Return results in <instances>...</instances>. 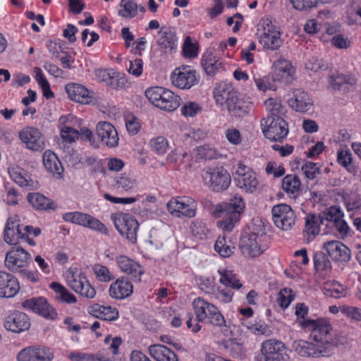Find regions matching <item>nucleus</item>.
<instances>
[{
  "label": "nucleus",
  "instance_id": "bb28decb",
  "mask_svg": "<svg viewBox=\"0 0 361 361\" xmlns=\"http://www.w3.org/2000/svg\"><path fill=\"white\" fill-rule=\"evenodd\" d=\"M23 307L44 317L55 319L57 313L43 297L32 298L25 300Z\"/></svg>",
  "mask_w": 361,
  "mask_h": 361
},
{
  "label": "nucleus",
  "instance_id": "603ef678",
  "mask_svg": "<svg viewBox=\"0 0 361 361\" xmlns=\"http://www.w3.org/2000/svg\"><path fill=\"white\" fill-rule=\"evenodd\" d=\"M27 198L31 206L36 209L47 210L51 208L50 200L40 193H29Z\"/></svg>",
  "mask_w": 361,
  "mask_h": 361
},
{
  "label": "nucleus",
  "instance_id": "6e6552de",
  "mask_svg": "<svg viewBox=\"0 0 361 361\" xmlns=\"http://www.w3.org/2000/svg\"><path fill=\"white\" fill-rule=\"evenodd\" d=\"M67 286L75 293L87 298L92 299L96 295V290L91 285L85 274L76 268H69L65 274Z\"/></svg>",
  "mask_w": 361,
  "mask_h": 361
},
{
  "label": "nucleus",
  "instance_id": "39448f33",
  "mask_svg": "<svg viewBox=\"0 0 361 361\" xmlns=\"http://www.w3.org/2000/svg\"><path fill=\"white\" fill-rule=\"evenodd\" d=\"M245 209V203L243 198L238 195L231 197L228 202L218 204L216 207V213H222L224 219L218 221L217 224L224 231H231L241 218Z\"/></svg>",
  "mask_w": 361,
  "mask_h": 361
},
{
  "label": "nucleus",
  "instance_id": "c85d7f7f",
  "mask_svg": "<svg viewBox=\"0 0 361 361\" xmlns=\"http://www.w3.org/2000/svg\"><path fill=\"white\" fill-rule=\"evenodd\" d=\"M115 261L122 273L129 275L135 281H141V276L145 273V270L138 262L121 255L116 256Z\"/></svg>",
  "mask_w": 361,
  "mask_h": 361
},
{
  "label": "nucleus",
  "instance_id": "ddd939ff",
  "mask_svg": "<svg viewBox=\"0 0 361 361\" xmlns=\"http://www.w3.org/2000/svg\"><path fill=\"white\" fill-rule=\"evenodd\" d=\"M62 219L64 221L87 228L103 235H108L109 233V229L101 221L87 213L66 212L62 215Z\"/></svg>",
  "mask_w": 361,
  "mask_h": 361
},
{
  "label": "nucleus",
  "instance_id": "a18cd8bd",
  "mask_svg": "<svg viewBox=\"0 0 361 361\" xmlns=\"http://www.w3.org/2000/svg\"><path fill=\"white\" fill-rule=\"evenodd\" d=\"M337 161L346 171L355 176L357 175V166L353 163V159L348 149H340L337 152Z\"/></svg>",
  "mask_w": 361,
  "mask_h": 361
},
{
  "label": "nucleus",
  "instance_id": "9d476101",
  "mask_svg": "<svg viewBox=\"0 0 361 361\" xmlns=\"http://www.w3.org/2000/svg\"><path fill=\"white\" fill-rule=\"evenodd\" d=\"M111 220L121 236L125 237L132 244L137 242L139 224L133 215L123 212H116L111 215Z\"/></svg>",
  "mask_w": 361,
  "mask_h": 361
},
{
  "label": "nucleus",
  "instance_id": "49530a36",
  "mask_svg": "<svg viewBox=\"0 0 361 361\" xmlns=\"http://www.w3.org/2000/svg\"><path fill=\"white\" fill-rule=\"evenodd\" d=\"M49 288L54 292L55 298L57 300L67 304H75L77 302V298L60 283L51 282Z\"/></svg>",
  "mask_w": 361,
  "mask_h": 361
},
{
  "label": "nucleus",
  "instance_id": "473e14b6",
  "mask_svg": "<svg viewBox=\"0 0 361 361\" xmlns=\"http://www.w3.org/2000/svg\"><path fill=\"white\" fill-rule=\"evenodd\" d=\"M331 86L334 90L343 92H353L356 88L357 78L351 74H333L329 80Z\"/></svg>",
  "mask_w": 361,
  "mask_h": 361
},
{
  "label": "nucleus",
  "instance_id": "f03ea898",
  "mask_svg": "<svg viewBox=\"0 0 361 361\" xmlns=\"http://www.w3.org/2000/svg\"><path fill=\"white\" fill-rule=\"evenodd\" d=\"M213 97L217 106H226L233 116L243 117L248 113L247 103L239 98L238 91L230 82L217 83L213 90Z\"/></svg>",
  "mask_w": 361,
  "mask_h": 361
},
{
  "label": "nucleus",
  "instance_id": "79ce46f5",
  "mask_svg": "<svg viewBox=\"0 0 361 361\" xmlns=\"http://www.w3.org/2000/svg\"><path fill=\"white\" fill-rule=\"evenodd\" d=\"M322 290L326 296L334 298H345L350 295V289L338 281L331 280L326 281Z\"/></svg>",
  "mask_w": 361,
  "mask_h": 361
},
{
  "label": "nucleus",
  "instance_id": "864d4df0",
  "mask_svg": "<svg viewBox=\"0 0 361 361\" xmlns=\"http://www.w3.org/2000/svg\"><path fill=\"white\" fill-rule=\"evenodd\" d=\"M33 72L35 73V78L42 90L44 97L47 99L53 98L54 93L51 91L50 85L44 77L42 70L38 67H35Z\"/></svg>",
  "mask_w": 361,
  "mask_h": 361
},
{
  "label": "nucleus",
  "instance_id": "338daca9",
  "mask_svg": "<svg viewBox=\"0 0 361 361\" xmlns=\"http://www.w3.org/2000/svg\"><path fill=\"white\" fill-rule=\"evenodd\" d=\"M201 111L200 105L195 102H186L180 108V113L185 117H194Z\"/></svg>",
  "mask_w": 361,
  "mask_h": 361
},
{
  "label": "nucleus",
  "instance_id": "7ed1b4c3",
  "mask_svg": "<svg viewBox=\"0 0 361 361\" xmlns=\"http://www.w3.org/2000/svg\"><path fill=\"white\" fill-rule=\"evenodd\" d=\"M192 307L199 322L209 323L219 328L224 336L229 335L230 330L224 317L216 305L202 298H197L193 300Z\"/></svg>",
  "mask_w": 361,
  "mask_h": 361
},
{
  "label": "nucleus",
  "instance_id": "72a5a7b5",
  "mask_svg": "<svg viewBox=\"0 0 361 361\" xmlns=\"http://www.w3.org/2000/svg\"><path fill=\"white\" fill-rule=\"evenodd\" d=\"M133 292L132 283L124 277H119L113 282L109 288L111 298L117 300H123L128 298Z\"/></svg>",
  "mask_w": 361,
  "mask_h": 361
},
{
  "label": "nucleus",
  "instance_id": "a19ab883",
  "mask_svg": "<svg viewBox=\"0 0 361 361\" xmlns=\"http://www.w3.org/2000/svg\"><path fill=\"white\" fill-rule=\"evenodd\" d=\"M202 66L207 75H214L223 68V62L212 51L208 50L202 55Z\"/></svg>",
  "mask_w": 361,
  "mask_h": 361
},
{
  "label": "nucleus",
  "instance_id": "774afa93",
  "mask_svg": "<svg viewBox=\"0 0 361 361\" xmlns=\"http://www.w3.org/2000/svg\"><path fill=\"white\" fill-rule=\"evenodd\" d=\"M342 314L348 319L361 322V308L356 306L343 305Z\"/></svg>",
  "mask_w": 361,
  "mask_h": 361
},
{
  "label": "nucleus",
  "instance_id": "0e129e2a",
  "mask_svg": "<svg viewBox=\"0 0 361 361\" xmlns=\"http://www.w3.org/2000/svg\"><path fill=\"white\" fill-rule=\"evenodd\" d=\"M247 328L252 334L257 336L264 335L269 336L272 334L271 327L262 321L256 322L255 324L248 326Z\"/></svg>",
  "mask_w": 361,
  "mask_h": 361
},
{
  "label": "nucleus",
  "instance_id": "20e7f679",
  "mask_svg": "<svg viewBox=\"0 0 361 361\" xmlns=\"http://www.w3.org/2000/svg\"><path fill=\"white\" fill-rule=\"evenodd\" d=\"M256 36L259 44L269 51L279 50L283 43L280 27L268 17H264L259 21Z\"/></svg>",
  "mask_w": 361,
  "mask_h": 361
},
{
  "label": "nucleus",
  "instance_id": "052dcab7",
  "mask_svg": "<svg viewBox=\"0 0 361 361\" xmlns=\"http://www.w3.org/2000/svg\"><path fill=\"white\" fill-rule=\"evenodd\" d=\"M197 156L201 159H212L217 157V152L211 144H206L196 149Z\"/></svg>",
  "mask_w": 361,
  "mask_h": 361
},
{
  "label": "nucleus",
  "instance_id": "13d9d810",
  "mask_svg": "<svg viewBox=\"0 0 361 361\" xmlns=\"http://www.w3.org/2000/svg\"><path fill=\"white\" fill-rule=\"evenodd\" d=\"M196 283L202 291L207 294H212L216 289L215 279L212 276H198Z\"/></svg>",
  "mask_w": 361,
  "mask_h": 361
},
{
  "label": "nucleus",
  "instance_id": "ea45409f",
  "mask_svg": "<svg viewBox=\"0 0 361 361\" xmlns=\"http://www.w3.org/2000/svg\"><path fill=\"white\" fill-rule=\"evenodd\" d=\"M148 351L150 356L156 361H178L176 354L161 344L149 345Z\"/></svg>",
  "mask_w": 361,
  "mask_h": 361
},
{
  "label": "nucleus",
  "instance_id": "09e8293b",
  "mask_svg": "<svg viewBox=\"0 0 361 361\" xmlns=\"http://www.w3.org/2000/svg\"><path fill=\"white\" fill-rule=\"evenodd\" d=\"M214 250L223 257H230L235 250L234 243L225 236L219 237L214 245Z\"/></svg>",
  "mask_w": 361,
  "mask_h": 361
},
{
  "label": "nucleus",
  "instance_id": "4d7b16f0",
  "mask_svg": "<svg viewBox=\"0 0 361 361\" xmlns=\"http://www.w3.org/2000/svg\"><path fill=\"white\" fill-rule=\"evenodd\" d=\"M92 271L95 278L100 282H109L114 278L113 273L109 269L102 264H94Z\"/></svg>",
  "mask_w": 361,
  "mask_h": 361
},
{
  "label": "nucleus",
  "instance_id": "bf43d9fd",
  "mask_svg": "<svg viewBox=\"0 0 361 361\" xmlns=\"http://www.w3.org/2000/svg\"><path fill=\"white\" fill-rule=\"evenodd\" d=\"M150 147L153 152L159 155L164 154L169 149L167 140L162 136H158L151 139Z\"/></svg>",
  "mask_w": 361,
  "mask_h": 361
},
{
  "label": "nucleus",
  "instance_id": "5701e85b",
  "mask_svg": "<svg viewBox=\"0 0 361 361\" xmlns=\"http://www.w3.org/2000/svg\"><path fill=\"white\" fill-rule=\"evenodd\" d=\"M52 351L44 346H29L22 349L16 355L18 361H51Z\"/></svg>",
  "mask_w": 361,
  "mask_h": 361
},
{
  "label": "nucleus",
  "instance_id": "e2e57ef3",
  "mask_svg": "<svg viewBox=\"0 0 361 361\" xmlns=\"http://www.w3.org/2000/svg\"><path fill=\"white\" fill-rule=\"evenodd\" d=\"M252 79L258 90L266 92L269 90H273L274 85L270 82L268 76H260L257 73L251 71Z\"/></svg>",
  "mask_w": 361,
  "mask_h": 361
},
{
  "label": "nucleus",
  "instance_id": "1a4fd4ad",
  "mask_svg": "<svg viewBox=\"0 0 361 361\" xmlns=\"http://www.w3.org/2000/svg\"><path fill=\"white\" fill-rule=\"evenodd\" d=\"M202 178L204 185L214 192L226 190L231 182L229 173L223 166L205 169L202 172Z\"/></svg>",
  "mask_w": 361,
  "mask_h": 361
},
{
  "label": "nucleus",
  "instance_id": "412c9836",
  "mask_svg": "<svg viewBox=\"0 0 361 361\" xmlns=\"http://www.w3.org/2000/svg\"><path fill=\"white\" fill-rule=\"evenodd\" d=\"M4 326L8 331L20 334L29 329L30 321L27 315L22 312H11L4 319Z\"/></svg>",
  "mask_w": 361,
  "mask_h": 361
},
{
  "label": "nucleus",
  "instance_id": "393cba45",
  "mask_svg": "<svg viewBox=\"0 0 361 361\" xmlns=\"http://www.w3.org/2000/svg\"><path fill=\"white\" fill-rule=\"evenodd\" d=\"M65 90L68 97L75 102L90 104L93 102L94 92L82 84L68 83L65 86Z\"/></svg>",
  "mask_w": 361,
  "mask_h": 361
},
{
  "label": "nucleus",
  "instance_id": "c9c22d12",
  "mask_svg": "<svg viewBox=\"0 0 361 361\" xmlns=\"http://www.w3.org/2000/svg\"><path fill=\"white\" fill-rule=\"evenodd\" d=\"M157 44L160 51L164 54H172L178 46L175 34L166 27H161L158 32Z\"/></svg>",
  "mask_w": 361,
  "mask_h": 361
},
{
  "label": "nucleus",
  "instance_id": "37998d69",
  "mask_svg": "<svg viewBox=\"0 0 361 361\" xmlns=\"http://www.w3.org/2000/svg\"><path fill=\"white\" fill-rule=\"evenodd\" d=\"M43 164L45 169L53 175L60 178L63 172V166L57 156L51 150H46L42 155Z\"/></svg>",
  "mask_w": 361,
  "mask_h": 361
},
{
  "label": "nucleus",
  "instance_id": "7c9ffc66",
  "mask_svg": "<svg viewBox=\"0 0 361 361\" xmlns=\"http://www.w3.org/2000/svg\"><path fill=\"white\" fill-rule=\"evenodd\" d=\"M20 218L18 215L8 217L4 231V240L8 245H17L23 235L20 228Z\"/></svg>",
  "mask_w": 361,
  "mask_h": 361
},
{
  "label": "nucleus",
  "instance_id": "f3484780",
  "mask_svg": "<svg viewBox=\"0 0 361 361\" xmlns=\"http://www.w3.org/2000/svg\"><path fill=\"white\" fill-rule=\"evenodd\" d=\"M82 125V120L73 114L61 116L59 119L58 128L60 135L63 142L71 143L79 138V130L76 127Z\"/></svg>",
  "mask_w": 361,
  "mask_h": 361
},
{
  "label": "nucleus",
  "instance_id": "f257e3e1",
  "mask_svg": "<svg viewBox=\"0 0 361 361\" xmlns=\"http://www.w3.org/2000/svg\"><path fill=\"white\" fill-rule=\"evenodd\" d=\"M309 331L312 342L300 339L293 343V350L300 357L319 358L329 356L331 348L339 343L338 335L332 325Z\"/></svg>",
  "mask_w": 361,
  "mask_h": 361
},
{
  "label": "nucleus",
  "instance_id": "4c0bfd02",
  "mask_svg": "<svg viewBox=\"0 0 361 361\" xmlns=\"http://www.w3.org/2000/svg\"><path fill=\"white\" fill-rule=\"evenodd\" d=\"M115 187L121 192L131 194L138 190V183L133 175L123 173L115 178Z\"/></svg>",
  "mask_w": 361,
  "mask_h": 361
},
{
  "label": "nucleus",
  "instance_id": "cd10ccee",
  "mask_svg": "<svg viewBox=\"0 0 361 361\" xmlns=\"http://www.w3.org/2000/svg\"><path fill=\"white\" fill-rule=\"evenodd\" d=\"M287 102L293 110L299 113H306L310 111L313 106V100L310 95L300 89L293 91Z\"/></svg>",
  "mask_w": 361,
  "mask_h": 361
},
{
  "label": "nucleus",
  "instance_id": "423d86ee",
  "mask_svg": "<svg viewBox=\"0 0 361 361\" xmlns=\"http://www.w3.org/2000/svg\"><path fill=\"white\" fill-rule=\"evenodd\" d=\"M145 96L157 108L166 111H173L180 104L181 98L171 90L160 86L148 87Z\"/></svg>",
  "mask_w": 361,
  "mask_h": 361
},
{
  "label": "nucleus",
  "instance_id": "9b49d317",
  "mask_svg": "<svg viewBox=\"0 0 361 361\" xmlns=\"http://www.w3.org/2000/svg\"><path fill=\"white\" fill-rule=\"evenodd\" d=\"M287 356L286 345L276 339H267L260 344L255 361H285Z\"/></svg>",
  "mask_w": 361,
  "mask_h": 361
},
{
  "label": "nucleus",
  "instance_id": "e433bc0d",
  "mask_svg": "<svg viewBox=\"0 0 361 361\" xmlns=\"http://www.w3.org/2000/svg\"><path fill=\"white\" fill-rule=\"evenodd\" d=\"M305 221L304 238L307 243H310L320 233L322 221L319 216L312 214L307 215Z\"/></svg>",
  "mask_w": 361,
  "mask_h": 361
},
{
  "label": "nucleus",
  "instance_id": "de8ad7c7",
  "mask_svg": "<svg viewBox=\"0 0 361 361\" xmlns=\"http://www.w3.org/2000/svg\"><path fill=\"white\" fill-rule=\"evenodd\" d=\"M95 76L98 81L104 82L106 85L112 88L119 87V80H123V78L118 79V75L113 69H99L95 71Z\"/></svg>",
  "mask_w": 361,
  "mask_h": 361
},
{
  "label": "nucleus",
  "instance_id": "4468645a",
  "mask_svg": "<svg viewBox=\"0 0 361 361\" xmlns=\"http://www.w3.org/2000/svg\"><path fill=\"white\" fill-rule=\"evenodd\" d=\"M233 174L235 183L238 188L248 193L257 190L259 181L255 173L249 166L238 162L233 166Z\"/></svg>",
  "mask_w": 361,
  "mask_h": 361
},
{
  "label": "nucleus",
  "instance_id": "a211bd4d",
  "mask_svg": "<svg viewBox=\"0 0 361 361\" xmlns=\"http://www.w3.org/2000/svg\"><path fill=\"white\" fill-rule=\"evenodd\" d=\"M309 309L304 303H298L295 305L296 323L305 331L331 326L330 322L322 317L310 319L307 317Z\"/></svg>",
  "mask_w": 361,
  "mask_h": 361
},
{
  "label": "nucleus",
  "instance_id": "dca6fc26",
  "mask_svg": "<svg viewBox=\"0 0 361 361\" xmlns=\"http://www.w3.org/2000/svg\"><path fill=\"white\" fill-rule=\"evenodd\" d=\"M172 85L180 90H189L198 84L200 75L190 66H181L174 69L171 74Z\"/></svg>",
  "mask_w": 361,
  "mask_h": 361
},
{
  "label": "nucleus",
  "instance_id": "f8f14e48",
  "mask_svg": "<svg viewBox=\"0 0 361 361\" xmlns=\"http://www.w3.org/2000/svg\"><path fill=\"white\" fill-rule=\"evenodd\" d=\"M167 209L175 217L191 219L196 216L197 203L189 196L176 197L167 202Z\"/></svg>",
  "mask_w": 361,
  "mask_h": 361
},
{
  "label": "nucleus",
  "instance_id": "69168bd1",
  "mask_svg": "<svg viewBox=\"0 0 361 361\" xmlns=\"http://www.w3.org/2000/svg\"><path fill=\"white\" fill-rule=\"evenodd\" d=\"M295 298L293 290L290 288L282 289L279 294L277 302L283 309L287 308Z\"/></svg>",
  "mask_w": 361,
  "mask_h": 361
},
{
  "label": "nucleus",
  "instance_id": "3c124183",
  "mask_svg": "<svg viewBox=\"0 0 361 361\" xmlns=\"http://www.w3.org/2000/svg\"><path fill=\"white\" fill-rule=\"evenodd\" d=\"M264 106L268 111L267 116L281 117L286 113L285 107L276 98H269L264 102Z\"/></svg>",
  "mask_w": 361,
  "mask_h": 361
},
{
  "label": "nucleus",
  "instance_id": "680f3d73",
  "mask_svg": "<svg viewBox=\"0 0 361 361\" xmlns=\"http://www.w3.org/2000/svg\"><path fill=\"white\" fill-rule=\"evenodd\" d=\"M182 49L185 58L194 59L198 55V46L192 42L189 36L185 37Z\"/></svg>",
  "mask_w": 361,
  "mask_h": 361
},
{
  "label": "nucleus",
  "instance_id": "6e6d98bb",
  "mask_svg": "<svg viewBox=\"0 0 361 361\" xmlns=\"http://www.w3.org/2000/svg\"><path fill=\"white\" fill-rule=\"evenodd\" d=\"M300 180L295 175L286 176L282 182V188L288 193H297L300 189Z\"/></svg>",
  "mask_w": 361,
  "mask_h": 361
},
{
  "label": "nucleus",
  "instance_id": "6ab92c4d",
  "mask_svg": "<svg viewBox=\"0 0 361 361\" xmlns=\"http://www.w3.org/2000/svg\"><path fill=\"white\" fill-rule=\"evenodd\" d=\"M275 226L283 231H288L295 224V215L292 208L286 204L274 205L271 209Z\"/></svg>",
  "mask_w": 361,
  "mask_h": 361
},
{
  "label": "nucleus",
  "instance_id": "4be33fe9",
  "mask_svg": "<svg viewBox=\"0 0 361 361\" xmlns=\"http://www.w3.org/2000/svg\"><path fill=\"white\" fill-rule=\"evenodd\" d=\"M295 73V69L291 62L282 56L272 63L271 74L275 81L289 82L293 80Z\"/></svg>",
  "mask_w": 361,
  "mask_h": 361
},
{
  "label": "nucleus",
  "instance_id": "c03bdc74",
  "mask_svg": "<svg viewBox=\"0 0 361 361\" xmlns=\"http://www.w3.org/2000/svg\"><path fill=\"white\" fill-rule=\"evenodd\" d=\"M217 272L219 275V282L222 285L236 290L242 288L243 284L240 280L238 279L233 271L225 267H220L217 270Z\"/></svg>",
  "mask_w": 361,
  "mask_h": 361
},
{
  "label": "nucleus",
  "instance_id": "2f4dec72",
  "mask_svg": "<svg viewBox=\"0 0 361 361\" xmlns=\"http://www.w3.org/2000/svg\"><path fill=\"white\" fill-rule=\"evenodd\" d=\"M332 260L336 262H348L350 259V251L343 243L338 240L327 241L323 245Z\"/></svg>",
  "mask_w": 361,
  "mask_h": 361
},
{
  "label": "nucleus",
  "instance_id": "b1692460",
  "mask_svg": "<svg viewBox=\"0 0 361 361\" xmlns=\"http://www.w3.org/2000/svg\"><path fill=\"white\" fill-rule=\"evenodd\" d=\"M19 137L26 147L32 151H42L44 147V140L41 131L34 127H26L20 130Z\"/></svg>",
  "mask_w": 361,
  "mask_h": 361
},
{
  "label": "nucleus",
  "instance_id": "a878e982",
  "mask_svg": "<svg viewBox=\"0 0 361 361\" xmlns=\"http://www.w3.org/2000/svg\"><path fill=\"white\" fill-rule=\"evenodd\" d=\"M10 178L19 186L27 190H35L39 187L36 181L27 171L18 165L12 164L8 168Z\"/></svg>",
  "mask_w": 361,
  "mask_h": 361
},
{
  "label": "nucleus",
  "instance_id": "5fc2aeb1",
  "mask_svg": "<svg viewBox=\"0 0 361 361\" xmlns=\"http://www.w3.org/2000/svg\"><path fill=\"white\" fill-rule=\"evenodd\" d=\"M119 6L118 14L123 18H132L137 13L138 5L134 1L121 0Z\"/></svg>",
  "mask_w": 361,
  "mask_h": 361
},
{
  "label": "nucleus",
  "instance_id": "0eeeda50",
  "mask_svg": "<svg viewBox=\"0 0 361 361\" xmlns=\"http://www.w3.org/2000/svg\"><path fill=\"white\" fill-rule=\"evenodd\" d=\"M267 248V236L263 229L253 228L249 233L243 235L240 240L241 252L247 258L257 257Z\"/></svg>",
  "mask_w": 361,
  "mask_h": 361
},
{
  "label": "nucleus",
  "instance_id": "f704fd0d",
  "mask_svg": "<svg viewBox=\"0 0 361 361\" xmlns=\"http://www.w3.org/2000/svg\"><path fill=\"white\" fill-rule=\"evenodd\" d=\"M19 290L17 279L11 274L0 271V298L14 297Z\"/></svg>",
  "mask_w": 361,
  "mask_h": 361
},
{
  "label": "nucleus",
  "instance_id": "aec40b11",
  "mask_svg": "<svg viewBox=\"0 0 361 361\" xmlns=\"http://www.w3.org/2000/svg\"><path fill=\"white\" fill-rule=\"evenodd\" d=\"M31 255L20 246L14 247L6 254L4 264L11 271L16 272L27 267Z\"/></svg>",
  "mask_w": 361,
  "mask_h": 361
},
{
  "label": "nucleus",
  "instance_id": "2eb2a0df",
  "mask_svg": "<svg viewBox=\"0 0 361 361\" xmlns=\"http://www.w3.org/2000/svg\"><path fill=\"white\" fill-rule=\"evenodd\" d=\"M261 128L264 136L274 142H281L287 136L288 129L282 117L267 116L261 121Z\"/></svg>",
  "mask_w": 361,
  "mask_h": 361
},
{
  "label": "nucleus",
  "instance_id": "58836bf2",
  "mask_svg": "<svg viewBox=\"0 0 361 361\" xmlns=\"http://www.w3.org/2000/svg\"><path fill=\"white\" fill-rule=\"evenodd\" d=\"M88 312L93 317L106 321H115L118 317V311L111 306L94 304L89 307Z\"/></svg>",
  "mask_w": 361,
  "mask_h": 361
},
{
  "label": "nucleus",
  "instance_id": "c756f323",
  "mask_svg": "<svg viewBox=\"0 0 361 361\" xmlns=\"http://www.w3.org/2000/svg\"><path fill=\"white\" fill-rule=\"evenodd\" d=\"M96 133L101 142L109 148L118 144V134L116 128L109 122L100 121L97 124Z\"/></svg>",
  "mask_w": 361,
  "mask_h": 361
},
{
  "label": "nucleus",
  "instance_id": "8fccbe9b",
  "mask_svg": "<svg viewBox=\"0 0 361 361\" xmlns=\"http://www.w3.org/2000/svg\"><path fill=\"white\" fill-rule=\"evenodd\" d=\"M67 357L71 361H109L101 353L97 355L88 354L82 351H70L67 353Z\"/></svg>",
  "mask_w": 361,
  "mask_h": 361
}]
</instances>
